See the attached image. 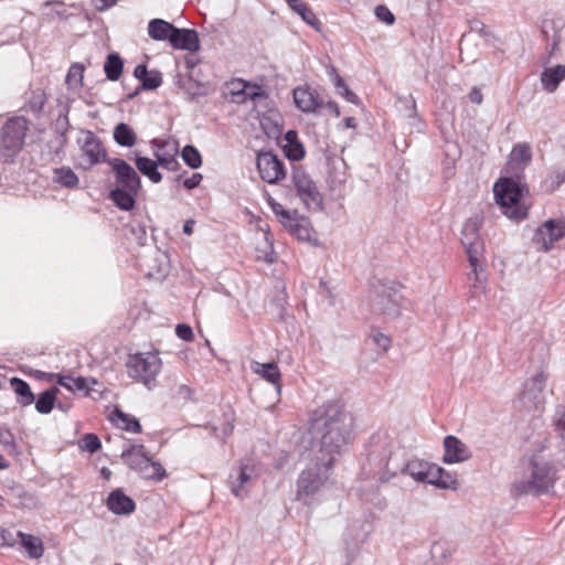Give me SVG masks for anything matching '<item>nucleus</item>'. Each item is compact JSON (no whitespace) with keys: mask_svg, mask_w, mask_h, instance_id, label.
<instances>
[{"mask_svg":"<svg viewBox=\"0 0 565 565\" xmlns=\"http://www.w3.org/2000/svg\"><path fill=\"white\" fill-rule=\"evenodd\" d=\"M297 14H299L306 23L313 26L316 30H319L320 21L317 19L313 11L307 4L303 6L301 10L298 11Z\"/></svg>","mask_w":565,"mask_h":565,"instance_id":"nucleus-49","label":"nucleus"},{"mask_svg":"<svg viewBox=\"0 0 565 565\" xmlns=\"http://www.w3.org/2000/svg\"><path fill=\"white\" fill-rule=\"evenodd\" d=\"M135 163L140 173L147 177L151 182H161L162 174L158 170L160 164L157 160H152L148 157L137 156L135 158Z\"/></svg>","mask_w":565,"mask_h":565,"instance_id":"nucleus-28","label":"nucleus"},{"mask_svg":"<svg viewBox=\"0 0 565 565\" xmlns=\"http://www.w3.org/2000/svg\"><path fill=\"white\" fill-rule=\"evenodd\" d=\"M153 156L160 167L169 171H178L181 164L178 160L179 141L175 139L154 138L150 141Z\"/></svg>","mask_w":565,"mask_h":565,"instance_id":"nucleus-11","label":"nucleus"},{"mask_svg":"<svg viewBox=\"0 0 565 565\" xmlns=\"http://www.w3.org/2000/svg\"><path fill=\"white\" fill-rule=\"evenodd\" d=\"M83 134L84 137L79 138L77 142L83 156L87 159V168L102 162H107L109 159H107V151L103 146L100 138L90 130H86Z\"/></svg>","mask_w":565,"mask_h":565,"instance_id":"nucleus-13","label":"nucleus"},{"mask_svg":"<svg viewBox=\"0 0 565 565\" xmlns=\"http://www.w3.org/2000/svg\"><path fill=\"white\" fill-rule=\"evenodd\" d=\"M339 94L352 104H359L360 102L358 95L353 93L348 86L344 87L343 90H339Z\"/></svg>","mask_w":565,"mask_h":565,"instance_id":"nucleus-63","label":"nucleus"},{"mask_svg":"<svg viewBox=\"0 0 565 565\" xmlns=\"http://www.w3.org/2000/svg\"><path fill=\"white\" fill-rule=\"evenodd\" d=\"M397 285L394 281L377 280L372 284L371 308L377 315L386 319H396L401 316V301Z\"/></svg>","mask_w":565,"mask_h":565,"instance_id":"nucleus-5","label":"nucleus"},{"mask_svg":"<svg viewBox=\"0 0 565 565\" xmlns=\"http://www.w3.org/2000/svg\"><path fill=\"white\" fill-rule=\"evenodd\" d=\"M291 182L296 189L297 196L308 211L318 212L323 209V196L316 182L302 167H295L292 169Z\"/></svg>","mask_w":565,"mask_h":565,"instance_id":"nucleus-8","label":"nucleus"},{"mask_svg":"<svg viewBox=\"0 0 565 565\" xmlns=\"http://www.w3.org/2000/svg\"><path fill=\"white\" fill-rule=\"evenodd\" d=\"M469 99L471 103L480 105L483 100V95L479 88L473 87L469 93Z\"/></svg>","mask_w":565,"mask_h":565,"instance_id":"nucleus-64","label":"nucleus"},{"mask_svg":"<svg viewBox=\"0 0 565 565\" xmlns=\"http://www.w3.org/2000/svg\"><path fill=\"white\" fill-rule=\"evenodd\" d=\"M203 177L201 173H193L190 178L183 181V186L188 190L195 189L200 185Z\"/></svg>","mask_w":565,"mask_h":565,"instance_id":"nucleus-60","label":"nucleus"},{"mask_svg":"<svg viewBox=\"0 0 565 565\" xmlns=\"http://www.w3.org/2000/svg\"><path fill=\"white\" fill-rule=\"evenodd\" d=\"M296 106L303 113H316L323 107V100L317 90L310 87H297L294 89Z\"/></svg>","mask_w":565,"mask_h":565,"instance_id":"nucleus-18","label":"nucleus"},{"mask_svg":"<svg viewBox=\"0 0 565 565\" xmlns=\"http://www.w3.org/2000/svg\"><path fill=\"white\" fill-rule=\"evenodd\" d=\"M53 181L67 189H76L79 183L78 177L70 167L54 169Z\"/></svg>","mask_w":565,"mask_h":565,"instance_id":"nucleus-33","label":"nucleus"},{"mask_svg":"<svg viewBox=\"0 0 565 565\" xmlns=\"http://www.w3.org/2000/svg\"><path fill=\"white\" fill-rule=\"evenodd\" d=\"M252 480L253 468L247 465H241L239 467L234 468L230 475L232 493L237 498H244L247 494Z\"/></svg>","mask_w":565,"mask_h":565,"instance_id":"nucleus-19","label":"nucleus"},{"mask_svg":"<svg viewBox=\"0 0 565 565\" xmlns=\"http://www.w3.org/2000/svg\"><path fill=\"white\" fill-rule=\"evenodd\" d=\"M481 224L482 220L479 216H472L465 222L461 231V244L465 247L471 267V273L468 274V278L475 279L473 287H476V282L479 281V258L484 252L483 241L479 233Z\"/></svg>","mask_w":565,"mask_h":565,"instance_id":"nucleus-7","label":"nucleus"},{"mask_svg":"<svg viewBox=\"0 0 565 565\" xmlns=\"http://www.w3.org/2000/svg\"><path fill=\"white\" fill-rule=\"evenodd\" d=\"M557 418L555 419V429L562 439V446L565 450V409L558 408L556 412Z\"/></svg>","mask_w":565,"mask_h":565,"instance_id":"nucleus-50","label":"nucleus"},{"mask_svg":"<svg viewBox=\"0 0 565 565\" xmlns=\"http://www.w3.org/2000/svg\"><path fill=\"white\" fill-rule=\"evenodd\" d=\"M438 488L456 490L458 487V480L444 468H441Z\"/></svg>","mask_w":565,"mask_h":565,"instance_id":"nucleus-48","label":"nucleus"},{"mask_svg":"<svg viewBox=\"0 0 565 565\" xmlns=\"http://www.w3.org/2000/svg\"><path fill=\"white\" fill-rule=\"evenodd\" d=\"M57 383L72 391H84L87 390V380L85 377H72V376H60Z\"/></svg>","mask_w":565,"mask_h":565,"instance_id":"nucleus-42","label":"nucleus"},{"mask_svg":"<svg viewBox=\"0 0 565 565\" xmlns=\"http://www.w3.org/2000/svg\"><path fill=\"white\" fill-rule=\"evenodd\" d=\"M115 174L117 188L139 191L141 180L135 169L124 159L111 158L107 161Z\"/></svg>","mask_w":565,"mask_h":565,"instance_id":"nucleus-14","label":"nucleus"},{"mask_svg":"<svg viewBox=\"0 0 565 565\" xmlns=\"http://www.w3.org/2000/svg\"><path fill=\"white\" fill-rule=\"evenodd\" d=\"M117 1L118 0H92V4L97 11L103 12L114 7Z\"/></svg>","mask_w":565,"mask_h":565,"instance_id":"nucleus-61","label":"nucleus"},{"mask_svg":"<svg viewBox=\"0 0 565 565\" xmlns=\"http://www.w3.org/2000/svg\"><path fill=\"white\" fill-rule=\"evenodd\" d=\"M557 480V468L550 461L532 456L522 469V473L511 484L514 497H540L548 493Z\"/></svg>","mask_w":565,"mask_h":565,"instance_id":"nucleus-2","label":"nucleus"},{"mask_svg":"<svg viewBox=\"0 0 565 565\" xmlns=\"http://www.w3.org/2000/svg\"><path fill=\"white\" fill-rule=\"evenodd\" d=\"M352 425V416L339 404L330 403L315 412L311 429L319 443V460L327 469L333 467L335 456L350 443Z\"/></svg>","mask_w":565,"mask_h":565,"instance_id":"nucleus-1","label":"nucleus"},{"mask_svg":"<svg viewBox=\"0 0 565 565\" xmlns=\"http://www.w3.org/2000/svg\"><path fill=\"white\" fill-rule=\"evenodd\" d=\"M124 61L118 53H109L104 63V72L107 79L118 81L122 74Z\"/></svg>","mask_w":565,"mask_h":565,"instance_id":"nucleus-37","label":"nucleus"},{"mask_svg":"<svg viewBox=\"0 0 565 565\" xmlns=\"http://www.w3.org/2000/svg\"><path fill=\"white\" fill-rule=\"evenodd\" d=\"M328 73H329V76L332 79L338 93H339V90H343V88L348 86L345 84L344 79L338 74V71L335 70V67L332 66Z\"/></svg>","mask_w":565,"mask_h":565,"instance_id":"nucleus-58","label":"nucleus"},{"mask_svg":"<svg viewBox=\"0 0 565 565\" xmlns=\"http://www.w3.org/2000/svg\"><path fill=\"white\" fill-rule=\"evenodd\" d=\"M319 458L320 456H316L315 460L300 472L296 482V500L305 505L312 503L315 495L329 479L331 468L327 469Z\"/></svg>","mask_w":565,"mask_h":565,"instance_id":"nucleus-4","label":"nucleus"},{"mask_svg":"<svg viewBox=\"0 0 565 565\" xmlns=\"http://www.w3.org/2000/svg\"><path fill=\"white\" fill-rule=\"evenodd\" d=\"M286 145L284 146V152L290 160H301L305 157V148L298 139L296 130H288L284 137Z\"/></svg>","mask_w":565,"mask_h":565,"instance_id":"nucleus-29","label":"nucleus"},{"mask_svg":"<svg viewBox=\"0 0 565 565\" xmlns=\"http://www.w3.org/2000/svg\"><path fill=\"white\" fill-rule=\"evenodd\" d=\"M139 191L115 188L109 193V199L122 211H131L136 205V196Z\"/></svg>","mask_w":565,"mask_h":565,"instance_id":"nucleus-25","label":"nucleus"},{"mask_svg":"<svg viewBox=\"0 0 565 565\" xmlns=\"http://www.w3.org/2000/svg\"><path fill=\"white\" fill-rule=\"evenodd\" d=\"M181 157L184 161V163L190 167L191 169H198L202 166V157L199 150L192 146L186 145L182 151Z\"/></svg>","mask_w":565,"mask_h":565,"instance_id":"nucleus-40","label":"nucleus"},{"mask_svg":"<svg viewBox=\"0 0 565 565\" xmlns=\"http://www.w3.org/2000/svg\"><path fill=\"white\" fill-rule=\"evenodd\" d=\"M522 194L521 184L511 178H503L494 184L495 201L502 213L515 222L527 217V207L521 203Z\"/></svg>","mask_w":565,"mask_h":565,"instance_id":"nucleus-3","label":"nucleus"},{"mask_svg":"<svg viewBox=\"0 0 565 565\" xmlns=\"http://www.w3.org/2000/svg\"><path fill=\"white\" fill-rule=\"evenodd\" d=\"M444 457L443 461L445 463H457L463 462L471 458V451L469 447L462 443L456 436L449 435L444 439Z\"/></svg>","mask_w":565,"mask_h":565,"instance_id":"nucleus-16","label":"nucleus"},{"mask_svg":"<svg viewBox=\"0 0 565 565\" xmlns=\"http://www.w3.org/2000/svg\"><path fill=\"white\" fill-rule=\"evenodd\" d=\"M563 183H565V169L554 168L546 178L541 182V191L544 193L555 192Z\"/></svg>","mask_w":565,"mask_h":565,"instance_id":"nucleus-34","label":"nucleus"},{"mask_svg":"<svg viewBox=\"0 0 565 565\" xmlns=\"http://www.w3.org/2000/svg\"><path fill=\"white\" fill-rule=\"evenodd\" d=\"M107 509L117 515L131 514L136 510L135 501L122 489L113 490L106 500Z\"/></svg>","mask_w":565,"mask_h":565,"instance_id":"nucleus-20","label":"nucleus"},{"mask_svg":"<svg viewBox=\"0 0 565 565\" xmlns=\"http://www.w3.org/2000/svg\"><path fill=\"white\" fill-rule=\"evenodd\" d=\"M10 386L17 395V403L20 406L26 407L34 403L35 395L31 391L28 382L20 377H11Z\"/></svg>","mask_w":565,"mask_h":565,"instance_id":"nucleus-26","label":"nucleus"},{"mask_svg":"<svg viewBox=\"0 0 565 565\" xmlns=\"http://www.w3.org/2000/svg\"><path fill=\"white\" fill-rule=\"evenodd\" d=\"M168 41L175 50L195 52L200 49L198 32L192 29H179L174 26Z\"/></svg>","mask_w":565,"mask_h":565,"instance_id":"nucleus-17","label":"nucleus"},{"mask_svg":"<svg viewBox=\"0 0 565 565\" xmlns=\"http://www.w3.org/2000/svg\"><path fill=\"white\" fill-rule=\"evenodd\" d=\"M134 76L140 81L141 88L145 90L157 89L162 84V74L157 70L149 71L146 64L137 65Z\"/></svg>","mask_w":565,"mask_h":565,"instance_id":"nucleus-23","label":"nucleus"},{"mask_svg":"<svg viewBox=\"0 0 565 565\" xmlns=\"http://www.w3.org/2000/svg\"><path fill=\"white\" fill-rule=\"evenodd\" d=\"M175 334L184 340V341H192L194 338L193 330L189 324L180 323L175 328Z\"/></svg>","mask_w":565,"mask_h":565,"instance_id":"nucleus-56","label":"nucleus"},{"mask_svg":"<svg viewBox=\"0 0 565 565\" xmlns=\"http://www.w3.org/2000/svg\"><path fill=\"white\" fill-rule=\"evenodd\" d=\"M14 543H15L14 535L10 531L0 526V545L13 546Z\"/></svg>","mask_w":565,"mask_h":565,"instance_id":"nucleus-59","label":"nucleus"},{"mask_svg":"<svg viewBox=\"0 0 565 565\" xmlns=\"http://www.w3.org/2000/svg\"><path fill=\"white\" fill-rule=\"evenodd\" d=\"M545 382L546 375L543 372L535 374L525 382L520 401L527 409H539L543 404Z\"/></svg>","mask_w":565,"mask_h":565,"instance_id":"nucleus-15","label":"nucleus"},{"mask_svg":"<svg viewBox=\"0 0 565 565\" xmlns=\"http://www.w3.org/2000/svg\"><path fill=\"white\" fill-rule=\"evenodd\" d=\"M429 469V462L420 459L409 460L401 469L402 473L409 475L414 480L424 482L427 477V470Z\"/></svg>","mask_w":565,"mask_h":565,"instance_id":"nucleus-36","label":"nucleus"},{"mask_svg":"<svg viewBox=\"0 0 565 565\" xmlns=\"http://www.w3.org/2000/svg\"><path fill=\"white\" fill-rule=\"evenodd\" d=\"M17 536L20 537L22 547L26 551L29 557L40 558L44 553L42 540L32 534H25L23 532H17Z\"/></svg>","mask_w":565,"mask_h":565,"instance_id":"nucleus-31","label":"nucleus"},{"mask_svg":"<svg viewBox=\"0 0 565 565\" xmlns=\"http://www.w3.org/2000/svg\"><path fill=\"white\" fill-rule=\"evenodd\" d=\"M430 554L435 559L447 562L451 556V550L446 543L436 542L431 546Z\"/></svg>","mask_w":565,"mask_h":565,"instance_id":"nucleus-45","label":"nucleus"},{"mask_svg":"<svg viewBox=\"0 0 565 565\" xmlns=\"http://www.w3.org/2000/svg\"><path fill=\"white\" fill-rule=\"evenodd\" d=\"M371 339L383 351H387L392 343L391 338L380 331H372Z\"/></svg>","mask_w":565,"mask_h":565,"instance_id":"nucleus-52","label":"nucleus"},{"mask_svg":"<svg viewBox=\"0 0 565 565\" xmlns=\"http://www.w3.org/2000/svg\"><path fill=\"white\" fill-rule=\"evenodd\" d=\"M565 79V65L558 64L553 67H545L541 74L543 88L553 93L557 89L561 82Z\"/></svg>","mask_w":565,"mask_h":565,"instance_id":"nucleus-24","label":"nucleus"},{"mask_svg":"<svg viewBox=\"0 0 565 565\" xmlns=\"http://www.w3.org/2000/svg\"><path fill=\"white\" fill-rule=\"evenodd\" d=\"M57 393H58V388L54 387V386L42 392L39 395L38 399L34 401L35 409L40 414L51 413L52 409L54 408Z\"/></svg>","mask_w":565,"mask_h":565,"instance_id":"nucleus-38","label":"nucleus"},{"mask_svg":"<svg viewBox=\"0 0 565 565\" xmlns=\"http://www.w3.org/2000/svg\"><path fill=\"white\" fill-rule=\"evenodd\" d=\"M266 93L258 85H252L247 83L239 98L235 99V103H245L246 100H256L258 98H265Z\"/></svg>","mask_w":565,"mask_h":565,"instance_id":"nucleus-44","label":"nucleus"},{"mask_svg":"<svg viewBox=\"0 0 565 565\" xmlns=\"http://www.w3.org/2000/svg\"><path fill=\"white\" fill-rule=\"evenodd\" d=\"M532 160V150L529 143H516L511 153L509 164H516L520 168H524V166L529 164Z\"/></svg>","mask_w":565,"mask_h":565,"instance_id":"nucleus-35","label":"nucleus"},{"mask_svg":"<svg viewBox=\"0 0 565 565\" xmlns=\"http://www.w3.org/2000/svg\"><path fill=\"white\" fill-rule=\"evenodd\" d=\"M441 467L430 463L429 462V469L427 470V477H425L424 482L430 483L433 486H436L438 488L439 478H440Z\"/></svg>","mask_w":565,"mask_h":565,"instance_id":"nucleus-51","label":"nucleus"},{"mask_svg":"<svg viewBox=\"0 0 565 565\" xmlns=\"http://www.w3.org/2000/svg\"><path fill=\"white\" fill-rule=\"evenodd\" d=\"M174 25L162 19H152L148 24V34L154 41L169 40Z\"/></svg>","mask_w":565,"mask_h":565,"instance_id":"nucleus-32","label":"nucleus"},{"mask_svg":"<svg viewBox=\"0 0 565 565\" xmlns=\"http://www.w3.org/2000/svg\"><path fill=\"white\" fill-rule=\"evenodd\" d=\"M255 372L259 373L269 383L279 386L281 374L276 363H257V369H255Z\"/></svg>","mask_w":565,"mask_h":565,"instance_id":"nucleus-39","label":"nucleus"},{"mask_svg":"<svg viewBox=\"0 0 565 565\" xmlns=\"http://www.w3.org/2000/svg\"><path fill=\"white\" fill-rule=\"evenodd\" d=\"M282 226L301 242L311 239V223L309 218L299 216L297 211H294V215L288 221H282Z\"/></svg>","mask_w":565,"mask_h":565,"instance_id":"nucleus-21","label":"nucleus"},{"mask_svg":"<svg viewBox=\"0 0 565 565\" xmlns=\"http://www.w3.org/2000/svg\"><path fill=\"white\" fill-rule=\"evenodd\" d=\"M563 237H565V220L550 218L534 232L533 243L539 246L540 250L547 253Z\"/></svg>","mask_w":565,"mask_h":565,"instance_id":"nucleus-10","label":"nucleus"},{"mask_svg":"<svg viewBox=\"0 0 565 565\" xmlns=\"http://www.w3.org/2000/svg\"><path fill=\"white\" fill-rule=\"evenodd\" d=\"M84 76V66L79 63L73 64L66 75V83L70 85L82 84Z\"/></svg>","mask_w":565,"mask_h":565,"instance_id":"nucleus-47","label":"nucleus"},{"mask_svg":"<svg viewBox=\"0 0 565 565\" xmlns=\"http://www.w3.org/2000/svg\"><path fill=\"white\" fill-rule=\"evenodd\" d=\"M67 126H68L67 118H65L63 122H61L58 120L57 124H56V131L60 134V136L62 138L61 146H64L66 143V136L65 135H66V131H67Z\"/></svg>","mask_w":565,"mask_h":565,"instance_id":"nucleus-62","label":"nucleus"},{"mask_svg":"<svg viewBox=\"0 0 565 565\" xmlns=\"http://www.w3.org/2000/svg\"><path fill=\"white\" fill-rule=\"evenodd\" d=\"M257 169L262 180L270 184H275L286 177L284 162L270 151L258 153Z\"/></svg>","mask_w":565,"mask_h":565,"instance_id":"nucleus-12","label":"nucleus"},{"mask_svg":"<svg viewBox=\"0 0 565 565\" xmlns=\"http://www.w3.org/2000/svg\"><path fill=\"white\" fill-rule=\"evenodd\" d=\"M469 28L471 32L478 33L480 36L487 39L492 36L491 31L486 26V24L480 20H471L469 22Z\"/></svg>","mask_w":565,"mask_h":565,"instance_id":"nucleus-53","label":"nucleus"},{"mask_svg":"<svg viewBox=\"0 0 565 565\" xmlns=\"http://www.w3.org/2000/svg\"><path fill=\"white\" fill-rule=\"evenodd\" d=\"M110 419L115 425L126 431L140 434L142 431L139 420L130 414L124 413L119 408H115L111 413Z\"/></svg>","mask_w":565,"mask_h":565,"instance_id":"nucleus-27","label":"nucleus"},{"mask_svg":"<svg viewBox=\"0 0 565 565\" xmlns=\"http://www.w3.org/2000/svg\"><path fill=\"white\" fill-rule=\"evenodd\" d=\"M0 444L9 455L19 454L14 435L7 426H0Z\"/></svg>","mask_w":565,"mask_h":565,"instance_id":"nucleus-41","label":"nucleus"},{"mask_svg":"<svg viewBox=\"0 0 565 565\" xmlns=\"http://www.w3.org/2000/svg\"><path fill=\"white\" fill-rule=\"evenodd\" d=\"M166 469L158 461L149 460V466L143 469L141 476L146 479L160 481L166 477Z\"/></svg>","mask_w":565,"mask_h":565,"instance_id":"nucleus-43","label":"nucleus"},{"mask_svg":"<svg viewBox=\"0 0 565 565\" xmlns=\"http://www.w3.org/2000/svg\"><path fill=\"white\" fill-rule=\"evenodd\" d=\"M121 458L130 469L140 473L143 469H147L150 460V458L145 454V447L142 445L131 446L124 450Z\"/></svg>","mask_w":565,"mask_h":565,"instance_id":"nucleus-22","label":"nucleus"},{"mask_svg":"<svg viewBox=\"0 0 565 565\" xmlns=\"http://www.w3.org/2000/svg\"><path fill=\"white\" fill-rule=\"evenodd\" d=\"M113 137L115 142L121 147L131 148L137 142V134L126 122H119L115 126Z\"/></svg>","mask_w":565,"mask_h":565,"instance_id":"nucleus-30","label":"nucleus"},{"mask_svg":"<svg viewBox=\"0 0 565 565\" xmlns=\"http://www.w3.org/2000/svg\"><path fill=\"white\" fill-rule=\"evenodd\" d=\"M29 121L22 116L8 119L0 132V152L7 162H13L17 154L22 150Z\"/></svg>","mask_w":565,"mask_h":565,"instance_id":"nucleus-6","label":"nucleus"},{"mask_svg":"<svg viewBox=\"0 0 565 565\" xmlns=\"http://www.w3.org/2000/svg\"><path fill=\"white\" fill-rule=\"evenodd\" d=\"M129 377L141 381L145 385L152 382L161 370V360L158 353L129 354L126 362Z\"/></svg>","mask_w":565,"mask_h":565,"instance_id":"nucleus-9","label":"nucleus"},{"mask_svg":"<svg viewBox=\"0 0 565 565\" xmlns=\"http://www.w3.org/2000/svg\"><path fill=\"white\" fill-rule=\"evenodd\" d=\"M82 448L90 454H94L102 448V443L97 435L86 434L82 438Z\"/></svg>","mask_w":565,"mask_h":565,"instance_id":"nucleus-46","label":"nucleus"},{"mask_svg":"<svg viewBox=\"0 0 565 565\" xmlns=\"http://www.w3.org/2000/svg\"><path fill=\"white\" fill-rule=\"evenodd\" d=\"M246 85H247V82H245L243 79H235L230 83V85H228L230 94L233 97V102H235L236 98L241 97Z\"/></svg>","mask_w":565,"mask_h":565,"instance_id":"nucleus-55","label":"nucleus"},{"mask_svg":"<svg viewBox=\"0 0 565 565\" xmlns=\"http://www.w3.org/2000/svg\"><path fill=\"white\" fill-rule=\"evenodd\" d=\"M273 212L275 215L279 217L280 223L282 224V221H288L292 215L294 211L285 210L284 206L279 203H275L271 206Z\"/></svg>","mask_w":565,"mask_h":565,"instance_id":"nucleus-57","label":"nucleus"},{"mask_svg":"<svg viewBox=\"0 0 565 565\" xmlns=\"http://www.w3.org/2000/svg\"><path fill=\"white\" fill-rule=\"evenodd\" d=\"M375 15L379 20L385 22L386 24H393L395 21L394 14L388 10L385 6H377L375 8Z\"/></svg>","mask_w":565,"mask_h":565,"instance_id":"nucleus-54","label":"nucleus"}]
</instances>
